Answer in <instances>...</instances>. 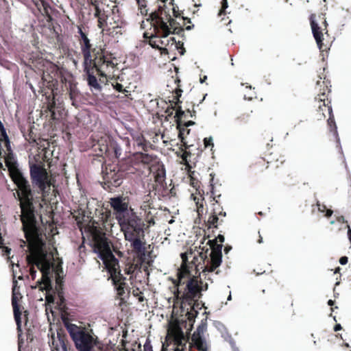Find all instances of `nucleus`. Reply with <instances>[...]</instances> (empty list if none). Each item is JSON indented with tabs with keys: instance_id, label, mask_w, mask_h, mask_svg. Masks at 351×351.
<instances>
[{
	"instance_id": "nucleus-11",
	"label": "nucleus",
	"mask_w": 351,
	"mask_h": 351,
	"mask_svg": "<svg viewBox=\"0 0 351 351\" xmlns=\"http://www.w3.org/2000/svg\"><path fill=\"white\" fill-rule=\"evenodd\" d=\"M224 237L219 234L215 239L209 240L208 243L210 245V258L208 257L207 254L208 249L207 248L205 252L199 253V257L203 261L202 273L213 272L218 268L222 262V252L223 243L224 242Z\"/></svg>"
},
{
	"instance_id": "nucleus-27",
	"label": "nucleus",
	"mask_w": 351,
	"mask_h": 351,
	"mask_svg": "<svg viewBox=\"0 0 351 351\" xmlns=\"http://www.w3.org/2000/svg\"><path fill=\"white\" fill-rule=\"evenodd\" d=\"M111 85L114 89L117 90L118 92L123 93L125 94V97L129 98V95H131L130 91L127 90L126 88L123 87V85L119 82V80L121 82L122 80H120V77L117 78H112Z\"/></svg>"
},
{
	"instance_id": "nucleus-57",
	"label": "nucleus",
	"mask_w": 351,
	"mask_h": 351,
	"mask_svg": "<svg viewBox=\"0 0 351 351\" xmlns=\"http://www.w3.org/2000/svg\"><path fill=\"white\" fill-rule=\"evenodd\" d=\"M332 213H333V211L331 209L328 208V210L326 211L325 217L328 218L332 216Z\"/></svg>"
},
{
	"instance_id": "nucleus-52",
	"label": "nucleus",
	"mask_w": 351,
	"mask_h": 351,
	"mask_svg": "<svg viewBox=\"0 0 351 351\" xmlns=\"http://www.w3.org/2000/svg\"><path fill=\"white\" fill-rule=\"evenodd\" d=\"M336 220L339 223H348V221L345 219L344 217L342 215L337 217Z\"/></svg>"
},
{
	"instance_id": "nucleus-12",
	"label": "nucleus",
	"mask_w": 351,
	"mask_h": 351,
	"mask_svg": "<svg viewBox=\"0 0 351 351\" xmlns=\"http://www.w3.org/2000/svg\"><path fill=\"white\" fill-rule=\"evenodd\" d=\"M285 160L280 157V160L276 161H266L263 158H257L251 165L250 169L255 176L264 175L268 177H276L285 171Z\"/></svg>"
},
{
	"instance_id": "nucleus-15",
	"label": "nucleus",
	"mask_w": 351,
	"mask_h": 351,
	"mask_svg": "<svg viewBox=\"0 0 351 351\" xmlns=\"http://www.w3.org/2000/svg\"><path fill=\"white\" fill-rule=\"evenodd\" d=\"M184 116L185 112L182 110L181 106L177 107L175 118L177 123V128L179 130L178 137L182 143V146L185 149L182 154V158L183 160L186 162L187 158L191 156V152L187 151L191 145H189L188 141L185 139L184 130H186V128L195 125V122L193 121H189L186 122L183 121L182 119Z\"/></svg>"
},
{
	"instance_id": "nucleus-49",
	"label": "nucleus",
	"mask_w": 351,
	"mask_h": 351,
	"mask_svg": "<svg viewBox=\"0 0 351 351\" xmlns=\"http://www.w3.org/2000/svg\"><path fill=\"white\" fill-rule=\"evenodd\" d=\"M182 20H183V26H185L186 25V27L185 29L186 30H191L193 29V27H194L193 25H186V23H185V21H187V23H191V20L189 19H185L184 17L182 16Z\"/></svg>"
},
{
	"instance_id": "nucleus-47",
	"label": "nucleus",
	"mask_w": 351,
	"mask_h": 351,
	"mask_svg": "<svg viewBox=\"0 0 351 351\" xmlns=\"http://www.w3.org/2000/svg\"><path fill=\"white\" fill-rule=\"evenodd\" d=\"M144 351H153L152 346L151 344V341L149 340V339H147L144 344Z\"/></svg>"
},
{
	"instance_id": "nucleus-44",
	"label": "nucleus",
	"mask_w": 351,
	"mask_h": 351,
	"mask_svg": "<svg viewBox=\"0 0 351 351\" xmlns=\"http://www.w3.org/2000/svg\"><path fill=\"white\" fill-rule=\"evenodd\" d=\"M228 1L227 0H222V2H221V8L220 9L219 12V15L221 16L222 14H227V11H226V9L228 8Z\"/></svg>"
},
{
	"instance_id": "nucleus-35",
	"label": "nucleus",
	"mask_w": 351,
	"mask_h": 351,
	"mask_svg": "<svg viewBox=\"0 0 351 351\" xmlns=\"http://www.w3.org/2000/svg\"><path fill=\"white\" fill-rule=\"evenodd\" d=\"M222 221V219H220L218 215L213 213H211V215L208 219V223H209L210 226H213V228H217L218 225L220 224Z\"/></svg>"
},
{
	"instance_id": "nucleus-24",
	"label": "nucleus",
	"mask_w": 351,
	"mask_h": 351,
	"mask_svg": "<svg viewBox=\"0 0 351 351\" xmlns=\"http://www.w3.org/2000/svg\"><path fill=\"white\" fill-rule=\"evenodd\" d=\"M144 37L147 38H149V44L152 48L159 49L160 51V53L162 55H166L168 54V49L159 44L157 43L156 40L154 38H156V35H153L152 33L151 35L149 36L148 33L145 32L144 33Z\"/></svg>"
},
{
	"instance_id": "nucleus-56",
	"label": "nucleus",
	"mask_w": 351,
	"mask_h": 351,
	"mask_svg": "<svg viewBox=\"0 0 351 351\" xmlns=\"http://www.w3.org/2000/svg\"><path fill=\"white\" fill-rule=\"evenodd\" d=\"M101 10H99L98 6L95 7V16L97 18L101 17Z\"/></svg>"
},
{
	"instance_id": "nucleus-2",
	"label": "nucleus",
	"mask_w": 351,
	"mask_h": 351,
	"mask_svg": "<svg viewBox=\"0 0 351 351\" xmlns=\"http://www.w3.org/2000/svg\"><path fill=\"white\" fill-rule=\"evenodd\" d=\"M109 203L125 239L130 242L132 251L143 261L147 245L145 239V223L143 219L129 206L130 200L128 196L118 195L111 197Z\"/></svg>"
},
{
	"instance_id": "nucleus-32",
	"label": "nucleus",
	"mask_w": 351,
	"mask_h": 351,
	"mask_svg": "<svg viewBox=\"0 0 351 351\" xmlns=\"http://www.w3.org/2000/svg\"><path fill=\"white\" fill-rule=\"evenodd\" d=\"M152 206L153 202L151 201L149 195H147L145 199L143 200V203L141 204L140 208L141 210L144 211V213H146L148 210L153 209Z\"/></svg>"
},
{
	"instance_id": "nucleus-9",
	"label": "nucleus",
	"mask_w": 351,
	"mask_h": 351,
	"mask_svg": "<svg viewBox=\"0 0 351 351\" xmlns=\"http://www.w3.org/2000/svg\"><path fill=\"white\" fill-rule=\"evenodd\" d=\"M92 237L93 252L103 261L105 268L118 266L119 261L112 254L106 234L98 227L92 226L90 228Z\"/></svg>"
},
{
	"instance_id": "nucleus-14",
	"label": "nucleus",
	"mask_w": 351,
	"mask_h": 351,
	"mask_svg": "<svg viewBox=\"0 0 351 351\" xmlns=\"http://www.w3.org/2000/svg\"><path fill=\"white\" fill-rule=\"evenodd\" d=\"M102 173L104 188H108L110 190L112 189L111 187L119 186L125 177L120 167L113 164H108L105 166V168L102 167Z\"/></svg>"
},
{
	"instance_id": "nucleus-42",
	"label": "nucleus",
	"mask_w": 351,
	"mask_h": 351,
	"mask_svg": "<svg viewBox=\"0 0 351 351\" xmlns=\"http://www.w3.org/2000/svg\"><path fill=\"white\" fill-rule=\"evenodd\" d=\"M182 90L180 88H177L175 91L176 95L174 96V99L176 101H175V104L178 106L180 104L182 103V101L180 100V97L182 95Z\"/></svg>"
},
{
	"instance_id": "nucleus-48",
	"label": "nucleus",
	"mask_w": 351,
	"mask_h": 351,
	"mask_svg": "<svg viewBox=\"0 0 351 351\" xmlns=\"http://www.w3.org/2000/svg\"><path fill=\"white\" fill-rule=\"evenodd\" d=\"M46 302L48 304H53L55 301V296L52 294L47 293L45 296Z\"/></svg>"
},
{
	"instance_id": "nucleus-8",
	"label": "nucleus",
	"mask_w": 351,
	"mask_h": 351,
	"mask_svg": "<svg viewBox=\"0 0 351 351\" xmlns=\"http://www.w3.org/2000/svg\"><path fill=\"white\" fill-rule=\"evenodd\" d=\"M79 44L84 57V64L93 63L101 76H106L107 73L113 72L117 63L112 53L101 47L93 48L89 38Z\"/></svg>"
},
{
	"instance_id": "nucleus-45",
	"label": "nucleus",
	"mask_w": 351,
	"mask_h": 351,
	"mask_svg": "<svg viewBox=\"0 0 351 351\" xmlns=\"http://www.w3.org/2000/svg\"><path fill=\"white\" fill-rule=\"evenodd\" d=\"M268 141L272 142L273 141V137L270 135H267V137H264L263 139V143L266 145V147L267 148L271 147L272 145H271Z\"/></svg>"
},
{
	"instance_id": "nucleus-37",
	"label": "nucleus",
	"mask_w": 351,
	"mask_h": 351,
	"mask_svg": "<svg viewBox=\"0 0 351 351\" xmlns=\"http://www.w3.org/2000/svg\"><path fill=\"white\" fill-rule=\"evenodd\" d=\"M58 300L57 301V306H58V308L60 310H64V308H66V304L62 291L58 292Z\"/></svg>"
},
{
	"instance_id": "nucleus-18",
	"label": "nucleus",
	"mask_w": 351,
	"mask_h": 351,
	"mask_svg": "<svg viewBox=\"0 0 351 351\" xmlns=\"http://www.w3.org/2000/svg\"><path fill=\"white\" fill-rule=\"evenodd\" d=\"M14 286L12 289V305L13 308L14 319L16 321L17 330L18 332H21V315L22 312L21 311V306L19 304V301L22 298L21 294L16 291V284L17 283L16 280H14Z\"/></svg>"
},
{
	"instance_id": "nucleus-53",
	"label": "nucleus",
	"mask_w": 351,
	"mask_h": 351,
	"mask_svg": "<svg viewBox=\"0 0 351 351\" xmlns=\"http://www.w3.org/2000/svg\"><path fill=\"white\" fill-rule=\"evenodd\" d=\"M348 261V258L347 256H342L339 259V263L341 265H346Z\"/></svg>"
},
{
	"instance_id": "nucleus-40",
	"label": "nucleus",
	"mask_w": 351,
	"mask_h": 351,
	"mask_svg": "<svg viewBox=\"0 0 351 351\" xmlns=\"http://www.w3.org/2000/svg\"><path fill=\"white\" fill-rule=\"evenodd\" d=\"M206 330V323H202L197 328V330L194 332L193 335H197V337H202L204 332Z\"/></svg>"
},
{
	"instance_id": "nucleus-58",
	"label": "nucleus",
	"mask_w": 351,
	"mask_h": 351,
	"mask_svg": "<svg viewBox=\"0 0 351 351\" xmlns=\"http://www.w3.org/2000/svg\"><path fill=\"white\" fill-rule=\"evenodd\" d=\"M85 248L84 242L83 241L82 243L78 247V251L81 253L82 252L84 251Z\"/></svg>"
},
{
	"instance_id": "nucleus-20",
	"label": "nucleus",
	"mask_w": 351,
	"mask_h": 351,
	"mask_svg": "<svg viewBox=\"0 0 351 351\" xmlns=\"http://www.w3.org/2000/svg\"><path fill=\"white\" fill-rule=\"evenodd\" d=\"M111 142L109 136H102L97 141L96 143L93 144V147L95 152H99V155L103 156L104 154L109 156Z\"/></svg>"
},
{
	"instance_id": "nucleus-4",
	"label": "nucleus",
	"mask_w": 351,
	"mask_h": 351,
	"mask_svg": "<svg viewBox=\"0 0 351 351\" xmlns=\"http://www.w3.org/2000/svg\"><path fill=\"white\" fill-rule=\"evenodd\" d=\"M145 166L148 167L154 178V183L152 184L149 191L154 192V195L165 196L167 194L166 170L156 156L138 152L124 160L119 167L125 176L126 174L140 175Z\"/></svg>"
},
{
	"instance_id": "nucleus-64",
	"label": "nucleus",
	"mask_w": 351,
	"mask_h": 351,
	"mask_svg": "<svg viewBox=\"0 0 351 351\" xmlns=\"http://www.w3.org/2000/svg\"><path fill=\"white\" fill-rule=\"evenodd\" d=\"M335 304V301L332 300H329L328 301V304L330 306H332Z\"/></svg>"
},
{
	"instance_id": "nucleus-54",
	"label": "nucleus",
	"mask_w": 351,
	"mask_h": 351,
	"mask_svg": "<svg viewBox=\"0 0 351 351\" xmlns=\"http://www.w3.org/2000/svg\"><path fill=\"white\" fill-rule=\"evenodd\" d=\"M97 19H98V20H97V21H98V27L99 28H102V27L104 25V22L105 21V20L103 19L101 17H99Z\"/></svg>"
},
{
	"instance_id": "nucleus-13",
	"label": "nucleus",
	"mask_w": 351,
	"mask_h": 351,
	"mask_svg": "<svg viewBox=\"0 0 351 351\" xmlns=\"http://www.w3.org/2000/svg\"><path fill=\"white\" fill-rule=\"evenodd\" d=\"M310 21L312 32L319 49L326 51L328 48L329 44V41L325 38L328 36L326 19L321 16L316 19L315 14H311Z\"/></svg>"
},
{
	"instance_id": "nucleus-61",
	"label": "nucleus",
	"mask_w": 351,
	"mask_h": 351,
	"mask_svg": "<svg viewBox=\"0 0 351 351\" xmlns=\"http://www.w3.org/2000/svg\"><path fill=\"white\" fill-rule=\"evenodd\" d=\"M226 215V212H224L223 210L221 212H220V215H219V217L221 219V217H225Z\"/></svg>"
},
{
	"instance_id": "nucleus-19",
	"label": "nucleus",
	"mask_w": 351,
	"mask_h": 351,
	"mask_svg": "<svg viewBox=\"0 0 351 351\" xmlns=\"http://www.w3.org/2000/svg\"><path fill=\"white\" fill-rule=\"evenodd\" d=\"M181 256L182 261L180 267L178 269L177 276L185 282L191 278L201 279L199 276L192 275L191 270L192 267H191L190 264L188 263L186 255L185 254H182Z\"/></svg>"
},
{
	"instance_id": "nucleus-41",
	"label": "nucleus",
	"mask_w": 351,
	"mask_h": 351,
	"mask_svg": "<svg viewBox=\"0 0 351 351\" xmlns=\"http://www.w3.org/2000/svg\"><path fill=\"white\" fill-rule=\"evenodd\" d=\"M77 29H78L77 33L79 34V36H77V40H78L79 43L81 41L85 40L88 38L87 36V34L83 32L82 27L78 26Z\"/></svg>"
},
{
	"instance_id": "nucleus-34",
	"label": "nucleus",
	"mask_w": 351,
	"mask_h": 351,
	"mask_svg": "<svg viewBox=\"0 0 351 351\" xmlns=\"http://www.w3.org/2000/svg\"><path fill=\"white\" fill-rule=\"evenodd\" d=\"M251 121V115L249 112H245L241 114L236 119V121L238 125H241L249 123Z\"/></svg>"
},
{
	"instance_id": "nucleus-38",
	"label": "nucleus",
	"mask_w": 351,
	"mask_h": 351,
	"mask_svg": "<svg viewBox=\"0 0 351 351\" xmlns=\"http://www.w3.org/2000/svg\"><path fill=\"white\" fill-rule=\"evenodd\" d=\"M132 294L134 297L138 298L139 302H143L145 300V298L143 295V293L140 290L138 287L132 288Z\"/></svg>"
},
{
	"instance_id": "nucleus-3",
	"label": "nucleus",
	"mask_w": 351,
	"mask_h": 351,
	"mask_svg": "<svg viewBox=\"0 0 351 351\" xmlns=\"http://www.w3.org/2000/svg\"><path fill=\"white\" fill-rule=\"evenodd\" d=\"M180 16L178 6L175 5L173 0L158 1L156 7L152 10L149 17L146 19L153 28V35H156L155 40L157 43L162 46L163 39L168 43L171 42V46L175 45L177 49H181V54L185 51L183 44L176 42L173 37L168 38L171 34H181L184 28L173 17Z\"/></svg>"
},
{
	"instance_id": "nucleus-23",
	"label": "nucleus",
	"mask_w": 351,
	"mask_h": 351,
	"mask_svg": "<svg viewBox=\"0 0 351 351\" xmlns=\"http://www.w3.org/2000/svg\"><path fill=\"white\" fill-rule=\"evenodd\" d=\"M49 274H42V278L40 280L36 282V286L34 288L38 287L39 290L43 291L44 290L47 292L51 289V280L49 276Z\"/></svg>"
},
{
	"instance_id": "nucleus-25",
	"label": "nucleus",
	"mask_w": 351,
	"mask_h": 351,
	"mask_svg": "<svg viewBox=\"0 0 351 351\" xmlns=\"http://www.w3.org/2000/svg\"><path fill=\"white\" fill-rule=\"evenodd\" d=\"M191 341L199 351H208L207 343L202 337H197V335H192Z\"/></svg>"
},
{
	"instance_id": "nucleus-7",
	"label": "nucleus",
	"mask_w": 351,
	"mask_h": 351,
	"mask_svg": "<svg viewBox=\"0 0 351 351\" xmlns=\"http://www.w3.org/2000/svg\"><path fill=\"white\" fill-rule=\"evenodd\" d=\"M324 71L325 69L324 68L323 72L320 73L318 75L319 80L316 82L315 89L317 94L314 99V107L315 108L314 117L317 121H322L326 119V112H327L329 116L327 120L329 130L330 132H333L335 135H337V125L332 112L331 100L328 98L329 95L331 93L330 81L327 79L324 74Z\"/></svg>"
},
{
	"instance_id": "nucleus-28",
	"label": "nucleus",
	"mask_w": 351,
	"mask_h": 351,
	"mask_svg": "<svg viewBox=\"0 0 351 351\" xmlns=\"http://www.w3.org/2000/svg\"><path fill=\"white\" fill-rule=\"evenodd\" d=\"M213 181V178H212V179L210 180V186L212 187L210 192H211L212 195H215V197H213V200L215 201V203L213 204V208L212 213L219 216V215H220V212L222 211L223 208L218 204V201L216 200L215 198H216V197H219L221 196V195H215Z\"/></svg>"
},
{
	"instance_id": "nucleus-10",
	"label": "nucleus",
	"mask_w": 351,
	"mask_h": 351,
	"mask_svg": "<svg viewBox=\"0 0 351 351\" xmlns=\"http://www.w3.org/2000/svg\"><path fill=\"white\" fill-rule=\"evenodd\" d=\"M66 329L78 351H93L95 346L100 348L97 337L93 336L91 329L73 324H67Z\"/></svg>"
},
{
	"instance_id": "nucleus-6",
	"label": "nucleus",
	"mask_w": 351,
	"mask_h": 351,
	"mask_svg": "<svg viewBox=\"0 0 351 351\" xmlns=\"http://www.w3.org/2000/svg\"><path fill=\"white\" fill-rule=\"evenodd\" d=\"M51 73L43 71L41 82L39 85V92L42 94L43 110L42 112L49 117L51 120H59L62 118L64 110L63 106L60 102H56L55 90H58V81L56 77L58 69L56 66L51 67Z\"/></svg>"
},
{
	"instance_id": "nucleus-62",
	"label": "nucleus",
	"mask_w": 351,
	"mask_h": 351,
	"mask_svg": "<svg viewBox=\"0 0 351 351\" xmlns=\"http://www.w3.org/2000/svg\"><path fill=\"white\" fill-rule=\"evenodd\" d=\"M231 249V246H226L224 248L225 253L227 254Z\"/></svg>"
},
{
	"instance_id": "nucleus-21",
	"label": "nucleus",
	"mask_w": 351,
	"mask_h": 351,
	"mask_svg": "<svg viewBox=\"0 0 351 351\" xmlns=\"http://www.w3.org/2000/svg\"><path fill=\"white\" fill-rule=\"evenodd\" d=\"M69 342L65 335L57 333V337L53 338L51 351H68Z\"/></svg>"
},
{
	"instance_id": "nucleus-22",
	"label": "nucleus",
	"mask_w": 351,
	"mask_h": 351,
	"mask_svg": "<svg viewBox=\"0 0 351 351\" xmlns=\"http://www.w3.org/2000/svg\"><path fill=\"white\" fill-rule=\"evenodd\" d=\"M84 72L87 75L88 85L97 90H100L101 89V86L98 83L97 77L94 75V70H96L94 64L93 63L84 64Z\"/></svg>"
},
{
	"instance_id": "nucleus-5",
	"label": "nucleus",
	"mask_w": 351,
	"mask_h": 351,
	"mask_svg": "<svg viewBox=\"0 0 351 351\" xmlns=\"http://www.w3.org/2000/svg\"><path fill=\"white\" fill-rule=\"evenodd\" d=\"M169 280L173 285L170 287L173 295V302L180 304L182 312L186 309V316L192 326L198 314L196 308H201L199 300L202 297V291L208 289V285L196 278H191L185 282L177 276L176 279L169 278Z\"/></svg>"
},
{
	"instance_id": "nucleus-33",
	"label": "nucleus",
	"mask_w": 351,
	"mask_h": 351,
	"mask_svg": "<svg viewBox=\"0 0 351 351\" xmlns=\"http://www.w3.org/2000/svg\"><path fill=\"white\" fill-rule=\"evenodd\" d=\"M33 1L34 2V4L39 9V5L40 4L43 6V10H44V12L45 14L50 17V14H49V9H50V5L47 2L46 0H33Z\"/></svg>"
},
{
	"instance_id": "nucleus-50",
	"label": "nucleus",
	"mask_w": 351,
	"mask_h": 351,
	"mask_svg": "<svg viewBox=\"0 0 351 351\" xmlns=\"http://www.w3.org/2000/svg\"><path fill=\"white\" fill-rule=\"evenodd\" d=\"M204 143L205 147H208L209 146H212V147L213 146V139L211 137L205 138L204 139Z\"/></svg>"
},
{
	"instance_id": "nucleus-16",
	"label": "nucleus",
	"mask_w": 351,
	"mask_h": 351,
	"mask_svg": "<svg viewBox=\"0 0 351 351\" xmlns=\"http://www.w3.org/2000/svg\"><path fill=\"white\" fill-rule=\"evenodd\" d=\"M169 337L175 346L174 351H192L191 343L189 342V338L184 335L181 328L171 330Z\"/></svg>"
},
{
	"instance_id": "nucleus-55",
	"label": "nucleus",
	"mask_w": 351,
	"mask_h": 351,
	"mask_svg": "<svg viewBox=\"0 0 351 351\" xmlns=\"http://www.w3.org/2000/svg\"><path fill=\"white\" fill-rule=\"evenodd\" d=\"M19 242H20L21 247L24 248L27 245V242L28 243V241L27 239H26V241H25L23 239H20Z\"/></svg>"
},
{
	"instance_id": "nucleus-26",
	"label": "nucleus",
	"mask_w": 351,
	"mask_h": 351,
	"mask_svg": "<svg viewBox=\"0 0 351 351\" xmlns=\"http://www.w3.org/2000/svg\"><path fill=\"white\" fill-rule=\"evenodd\" d=\"M34 127L32 125L28 126L27 132H25V130H22L21 132L23 134V136L25 137V140L29 142V144H38L37 143V134L35 133L33 130Z\"/></svg>"
},
{
	"instance_id": "nucleus-63",
	"label": "nucleus",
	"mask_w": 351,
	"mask_h": 351,
	"mask_svg": "<svg viewBox=\"0 0 351 351\" xmlns=\"http://www.w3.org/2000/svg\"><path fill=\"white\" fill-rule=\"evenodd\" d=\"M111 216V212L110 210L106 212V220H108V217H110Z\"/></svg>"
},
{
	"instance_id": "nucleus-31",
	"label": "nucleus",
	"mask_w": 351,
	"mask_h": 351,
	"mask_svg": "<svg viewBox=\"0 0 351 351\" xmlns=\"http://www.w3.org/2000/svg\"><path fill=\"white\" fill-rule=\"evenodd\" d=\"M110 155L112 152L114 153V156L119 158L122 153V149L121 146L115 141H112L110 144Z\"/></svg>"
},
{
	"instance_id": "nucleus-30",
	"label": "nucleus",
	"mask_w": 351,
	"mask_h": 351,
	"mask_svg": "<svg viewBox=\"0 0 351 351\" xmlns=\"http://www.w3.org/2000/svg\"><path fill=\"white\" fill-rule=\"evenodd\" d=\"M132 252L134 253V252L132 250ZM134 254L136 255H137L135 252ZM147 249L145 248V258L143 260V261H141V260L138 258V256H136L137 258H138V263L136 264H131L128 268H126L125 269V273L127 274H132L134 272V271L137 269H140L141 268V266L142 265V263H145L146 259H147Z\"/></svg>"
},
{
	"instance_id": "nucleus-17",
	"label": "nucleus",
	"mask_w": 351,
	"mask_h": 351,
	"mask_svg": "<svg viewBox=\"0 0 351 351\" xmlns=\"http://www.w3.org/2000/svg\"><path fill=\"white\" fill-rule=\"evenodd\" d=\"M106 269L110 275L113 284L116 287L117 294L119 296H123L125 294V289L126 287V283L125 282L126 278L121 274L119 264L118 266H112Z\"/></svg>"
},
{
	"instance_id": "nucleus-36",
	"label": "nucleus",
	"mask_w": 351,
	"mask_h": 351,
	"mask_svg": "<svg viewBox=\"0 0 351 351\" xmlns=\"http://www.w3.org/2000/svg\"><path fill=\"white\" fill-rule=\"evenodd\" d=\"M193 199L197 206V212L199 213H202L204 210V197L200 194L199 197L195 196Z\"/></svg>"
},
{
	"instance_id": "nucleus-59",
	"label": "nucleus",
	"mask_w": 351,
	"mask_h": 351,
	"mask_svg": "<svg viewBox=\"0 0 351 351\" xmlns=\"http://www.w3.org/2000/svg\"><path fill=\"white\" fill-rule=\"evenodd\" d=\"M341 328H341V324H336V325L335 326V327H334V330H335V331H338V330H341Z\"/></svg>"
},
{
	"instance_id": "nucleus-1",
	"label": "nucleus",
	"mask_w": 351,
	"mask_h": 351,
	"mask_svg": "<svg viewBox=\"0 0 351 351\" xmlns=\"http://www.w3.org/2000/svg\"><path fill=\"white\" fill-rule=\"evenodd\" d=\"M29 176L32 185L19 170L11 173V178L17 186L16 193L21 210V230L28 241L29 254L26 256V261L27 264L36 265L42 274H49L50 263L40 237L39 221L42 219L46 198L50 195L51 187L55 188L56 180L42 162L29 165Z\"/></svg>"
},
{
	"instance_id": "nucleus-46",
	"label": "nucleus",
	"mask_w": 351,
	"mask_h": 351,
	"mask_svg": "<svg viewBox=\"0 0 351 351\" xmlns=\"http://www.w3.org/2000/svg\"><path fill=\"white\" fill-rule=\"evenodd\" d=\"M27 265L30 267L29 274L32 277V279L35 280L36 275V270L35 269L34 267L36 266V265H32V264H27Z\"/></svg>"
},
{
	"instance_id": "nucleus-43",
	"label": "nucleus",
	"mask_w": 351,
	"mask_h": 351,
	"mask_svg": "<svg viewBox=\"0 0 351 351\" xmlns=\"http://www.w3.org/2000/svg\"><path fill=\"white\" fill-rule=\"evenodd\" d=\"M69 96H70V99L73 101V104H74V101L76 100L77 97H78L77 90H75L74 88L71 87L70 92H69Z\"/></svg>"
},
{
	"instance_id": "nucleus-29",
	"label": "nucleus",
	"mask_w": 351,
	"mask_h": 351,
	"mask_svg": "<svg viewBox=\"0 0 351 351\" xmlns=\"http://www.w3.org/2000/svg\"><path fill=\"white\" fill-rule=\"evenodd\" d=\"M149 143L145 139L144 136L142 134L138 135L135 140L134 146L136 147L138 149H141L143 151L147 150Z\"/></svg>"
},
{
	"instance_id": "nucleus-39",
	"label": "nucleus",
	"mask_w": 351,
	"mask_h": 351,
	"mask_svg": "<svg viewBox=\"0 0 351 351\" xmlns=\"http://www.w3.org/2000/svg\"><path fill=\"white\" fill-rule=\"evenodd\" d=\"M145 219L149 226L154 225V215L152 213V210H148L146 213H144Z\"/></svg>"
},
{
	"instance_id": "nucleus-51",
	"label": "nucleus",
	"mask_w": 351,
	"mask_h": 351,
	"mask_svg": "<svg viewBox=\"0 0 351 351\" xmlns=\"http://www.w3.org/2000/svg\"><path fill=\"white\" fill-rule=\"evenodd\" d=\"M317 206L318 210L320 213H326V211L328 210L326 205L322 204L319 202H317Z\"/></svg>"
},
{
	"instance_id": "nucleus-60",
	"label": "nucleus",
	"mask_w": 351,
	"mask_h": 351,
	"mask_svg": "<svg viewBox=\"0 0 351 351\" xmlns=\"http://www.w3.org/2000/svg\"><path fill=\"white\" fill-rule=\"evenodd\" d=\"M164 43H162V47L167 48L170 44L171 45V42L168 43L166 39H163Z\"/></svg>"
}]
</instances>
